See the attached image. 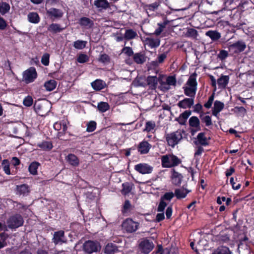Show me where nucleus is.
<instances>
[{
    "label": "nucleus",
    "instance_id": "nucleus-1",
    "mask_svg": "<svg viewBox=\"0 0 254 254\" xmlns=\"http://www.w3.org/2000/svg\"><path fill=\"white\" fill-rule=\"evenodd\" d=\"M196 76L195 73L191 74L187 82V85L189 87H183L185 94L193 99L197 90Z\"/></svg>",
    "mask_w": 254,
    "mask_h": 254
},
{
    "label": "nucleus",
    "instance_id": "nucleus-2",
    "mask_svg": "<svg viewBox=\"0 0 254 254\" xmlns=\"http://www.w3.org/2000/svg\"><path fill=\"white\" fill-rule=\"evenodd\" d=\"M184 130H178L165 134V139L169 146L174 147L183 138Z\"/></svg>",
    "mask_w": 254,
    "mask_h": 254
},
{
    "label": "nucleus",
    "instance_id": "nucleus-3",
    "mask_svg": "<svg viewBox=\"0 0 254 254\" xmlns=\"http://www.w3.org/2000/svg\"><path fill=\"white\" fill-rule=\"evenodd\" d=\"M101 247L97 241L87 240L82 245V250L86 254H92L99 252Z\"/></svg>",
    "mask_w": 254,
    "mask_h": 254
},
{
    "label": "nucleus",
    "instance_id": "nucleus-4",
    "mask_svg": "<svg viewBox=\"0 0 254 254\" xmlns=\"http://www.w3.org/2000/svg\"><path fill=\"white\" fill-rule=\"evenodd\" d=\"M139 223L134 221L131 218H127L122 223V227L124 231L127 233H132L136 232L139 228Z\"/></svg>",
    "mask_w": 254,
    "mask_h": 254
},
{
    "label": "nucleus",
    "instance_id": "nucleus-5",
    "mask_svg": "<svg viewBox=\"0 0 254 254\" xmlns=\"http://www.w3.org/2000/svg\"><path fill=\"white\" fill-rule=\"evenodd\" d=\"M154 247V244L151 239L143 238L138 245V250L141 253L148 254Z\"/></svg>",
    "mask_w": 254,
    "mask_h": 254
},
{
    "label": "nucleus",
    "instance_id": "nucleus-6",
    "mask_svg": "<svg viewBox=\"0 0 254 254\" xmlns=\"http://www.w3.org/2000/svg\"><path fill=\"white\" fill-rule=\"evenodd\" d=\"M38 74L35 67L31 66L23 71L22 80L26 84L31 83L37 78Z\"/></svg>",
    "mask_w": 254,
    "mask_h": 254
},
{
    "label": "nucleus",
    "instance_id": "nucleus-7",
    "mask_svg": "<svg viewBox=\"0 0 254 254\" xmlns=\"http://www.w3.org/2000/svg\"><path fill=\"white\" fill-rule=\"evenodd\" d=\"M24 223L22 216L19 214L11 216L7 221L8 226L10 229H16L22 226Z\"/></svg>",
    "mask_w": 254,
    "mask_h": 254
},
{
    "label": "nucleus",
    "instance_id": "nucleus-8",
    "mask_svg": "<svg viewBox=\"0 0 254 254\" xmlns=\"http://www.w3.org/2000/svg\"><path fill=\"white\" fill-rule=\"evenodd\" d=\"M46 14L53 21L60 19L64 15V12L61 9L51 7L49 9H46Z\"/></svg>",
    "mask_w": 254,
    "mask_h": 254
},
{
    "label": "nucleus",
    "instance_id": "nucleus-9",
    "mask_svg": "<svg viewBox=\"0 0 254 254\" xmlns=\"http://www.w3.org/2000/svg\"><path fill=\"white\" fill-rule=\"evenodd\" d=\"M246 44L243 40H238L229 46V50L233 51L235 54L243 52L246 49Z\"/></svg>",
    "mask_w": 254,
    "mask_h": 254
},
{
    "label": "nucleus",
    "instance_id": "nucleus-10",
    "mask_svg": "<svg viewBox=\"0 0 254 254\" xmlns=\"http://www.w3.org/2000/svg\"><path fill=\"white\" fill-rule=\"evenodd\" d=\"M153 167L146 163H139L134 166V170L140 174H150L153 171Z\"/></svg>",
    "mask_w": 254,
    "mask_h": 254
},
{
    "label": "nucleus",
    "instance_id": "nucleus-11",
    "mask_svg": "<svg viewBox=\"0 0 254 254\" xmlns=\"http://www.w3.org/2000/svg\"><path fill=\"white\" fill-rule=\"evenodd\" d=\"M52 242L55 245L62 244L66 243V239L64 236V232L63 230L56 231L54 234Z\"/></svg>",
    "mask_w": 254,
    "mask_h": 254
},
{
    "label": "nucleus",
    "instance_id": "nucleus-12",
    "mask_svg": "<svg viewBox=\"0 0 254 254\" xmlns=\"http://www.w3.org/2000/svg\"><path fill=\"white\" fill-rule=\"evenodd\" d=\"M184 185L182 188L176 189L174 191L175 196L178 200H181L186 197L188 194L191 192V190H189Z\"/></svg>",
    "mask_w": 254,
    "mask_h": 254
},
{
    "label": "nucleus",
    "instance_id": "nucleus-13",
    "mask_svg": "<svg viewBox=\"0 0 254 254\" xmlns=\"http://www.w3.org/2000/svg\"><path fill=\"white\" fill-rule=\"evenodd\" d=\"M151 147V145L147 141L143 140L138 144L137 149L140 154H146L149 152Z\"/></svg>",
    "mask_w": 254,
    "mask_h": 254
},
{
    "label": "nucleus",
    "instance_id": "nucleus-14",
    "mask_svg": "<svg viewBox=\"0 0 254 254\" xmlns=\"http://www.w3.org/2000/svg\"><path fill=\"white\" fill-rule=\"evenodd\" d=\"M183 179V175L173 169L171 179L172 183L175 186H180Z\"/></svg>",
    "mask_w": 254,
    "mask_h": 254
},
{
    "label": "nucleus",
    "instance_id": "nucleus-15",
    "mask_svg": "<svg viewBox=\"0 0 254 254\" xmlns=\"http://www.w3.org/2000/svg\"><path fill=\"white\" fill-rule=\"evenodd\" d=\"M144 41L145 44L147 45L151 49L157 48L160 45V39L158 37H146Z\"/></svg>",
    "mask_w": 254,
    "mask_h": 254
},
{
    "label": "nucleus",
    "instance_id": "nucleus-16",
    "mask_svg": "<svg viewBox=\"0 0 254 254\" xmlns=\"http://www.w3.org/2000/svg\"><path fill=\"white\" fill-rule=\"evenodd\" d=\"M197 140L194 141V143L197 145L198 144L206 146L208 145L209 142L207 137L205 136V133L203 132H200L197 135Z\"/></svg>",
    "mask_w": 254,
    "mask_h": 254
},
{
    "label": "nucleus",
    "instance_id": "nucleus-17",
    "mask_svg": "<svg viewBox=\"0 0 254 254\" xmlns=\"http://www.w3.org/2000/svg\"><path fill=\"white\" fill-rule=\"evenodd\" d=\"M194 99L192 98H186L183 100L180 101L177 104L180 108H190L193 105Z\"/></svg>",
    "mask_w": 254,
    "mask_h": 254
},
{
    "label": "nucleus",
    "instance_id": "nucleus-18",
    "mask_svg": "<svg viewBox=\"0 0 254 254\" xmlns=\"http://www.w3.org/2000/svg\"><path fill=\"white\" fill-rule=\"evenodd\" d=\"M65 28V27H62L61 24L59 23H52L49 25L47 30L53 34H55L58 33L62 32Z\"/></svg>",
    "mask_w": 254,
    "mask_h": 254
},
{
    "label": "nucleus",
    "instance_id": "nucleus-19",
    "mask_svg": "<svg viewBox=\"0 0 254 254\" xmlns=\"http://www.w3.org/2000/svg\"><path fill=\"white\" fill-rule=\"evenodd\" d=\"M191 111L190 110H186L183 113L181 114L179 117L175 119V121H177L179 124L185 125L188 118L191 115Z\"/></svg>",
    "mask_w": 254,
    "mask_h": 254
},
{
    "label": "nucleus",
    "instance_id": "nucleus-20",
    "mask_svg": "<svg viewBox=\"0 0 254 254\" xmlns=\"http://www.w3.org/2000/svg\"><path fill=\"white\" fill-rule=\"evenodd\" d=\"M224 104L223 102L216 100L214 103V107L212 110V115L217 117L219 113L224 109Z\"/></svg>",
    "mask_w": 254,
    "mask_h": 254
},
{
    "label": "nucleus",
    "instance_id": "nucleus-21",
    "mask_svg": "<svg viewBox=\"0 0 254 254\" xmlns=\"http://www.w3.org/2000/svg\"><path fill=\"white\" fill-rule=\"evenodd\" d=\"M94 4L99 9V11L103 9L106 10L110 7V3L107 0H95Z\"/></svg>",
    "mask_w": 254,
    "mask_h": 254
},
{
    "label": "nucleus",
    "instance_id": "nucleus-22",
    "mask_svg": "<svg viewBox=\"0 0 254 254\" xmlns=\"http://www.w3.org/2000/svg\"><path fill=\"white\" fill-rule=\"evenodd\" d=\"M147 57L142 52H139L134 54L133 60L135 63L138 64H142L146 61Z\"/></svg>",
    "mask_w": 254,
    "mask_h": 254
},
{
    "label": "nucleus",
    "instance_id": "nucleus-23",
    "mask_svg": "<svg viewBox=\"0 0 254 254\" xmlns=\"http://www.w3.org/2000/svg\"><path fill=\"white\" fill-rule=\"evenodd\" d=\"M78 23L81 26L87 28H91L94 25L93 21L86 17H81L79 19Z\"/></svg>",
    "mask_w": 254,
    "mask_h": 254
},
{
    "label": "nucleus",
    "instance_id": "nucleus-24",
    "mask_svg": "<svg viewBox=\"0 0 254 254\" xmlns=\"http://www.w3.org/2000/svg\"><path fill=\"white\" fill-rule=\"evenodd\" d=\"M168 23L169 21H168L167 20L164 21L162 23H158L157 24L158 27L157 29H156V30L153 33H146V34L150 36H152L154 35L156 36H159L161 34L162 32L163 31L164 29L165 28V27Z\"/></svg>",
    "mask_w": 254,
    "mask_h": 254
},
{
    "label": "nucleus",
    "instance_id": "nucleus-25",
    "mask_svg": "<svg viewBox=\"0 0 254 254\" xmlns=\"http://www.w3.org/2000/svg\"><path fill=\"white\" fill-rule=\"evenodd\" d=\"M17 194L27 195L30 192V189L28 185L22 184L16 187Z\"/></svg>",
    "mask_w": 254,
    "mask_h": 254
},
{
    "label": "nucleus",
    "instance_id": "nucleus-26",
    "mask_svg": "<svg viewBox=\"0 0 254 254\" xmlns=\"http://www.w3.org/2000/svg\"><path fill=\"white\" fill-rule=\"evenodd\" d=\"M91 86L96 91H100L105 87V82L101 79H96L91 83Z\"/></svg>",
    "mask_w": 254,
    "mask_h": 254
},
{
    "label": "nucleus",
    "instance_id": "nucleus-27",
    "mask_svg": "<svg viewBox=\"0 0 254 254\" xmlns=\"http://www.w3.org/2000/svg\"><path fill=\"white\" fill-rule=\"evenodd\" d=\"M146 82L151 90H155L157 85V77L156 76H148Z\"/></svg>",
    "mask_w": 254,
    "mask_h": 254
},
{
    "label": "nucleus",
    "instance_id": "nucleus-28",
    "mask_svg": "<svg viewBox=\"0 0 254 254\" xmlns=\"http://www.w3.org/2000/svg\"><path fill=\"white\" fill-rule=\"evenodd\" d=\"M40 165V163L37 161H35L32 162L28 167V171L30 174L33 175H37V170Z\"/></svg>",
    "mask_w": 254,
    "mask_h": 254
},
{
    "label": "nucleus",
    "instance_id": "nucleus-29",
    "mask_svg": "<svg viewBox=\"0 0 254 254\" xmlns=\"http://www.w3.org/2000/svg\"><path fill=\"white\" fill-rule=\"evenodd\" d=\"M33 108L36 113L40 116H43L46 114V111L44 110L45 105L43 104L35 102Z\"/></svg>",
    "mask_w": 254,
    "mask_h": 254
},
{
    "label": "nucleus",
    "instance_id": "nucleus-30",
    "mask_svg": "<svg viewBox=\"0 0 254 254\" xmlns=\"http://www.w3.org/2000/svg\"><path fill=\"white\" fill-rule=\"evenodd\" d=\"M118 251V247L113 243H108L105 247L104 253L107 254H112Z\"/></svg>",
    "mask_w": 254,
    "mask_h": 254
},
{
    "label": "nucleus",
    "instance_id": "nucleus-31",
    "mask_svg": "<svg viewBox=\"0 0 254 254\" xmlns=\"http://www.w3.org/2000/svg\"><path fill=\"white\" fill-rule=\"evenodd\" d=\"M37 146L44 151H49L51 150L53 147V143L51 141H43L37 144Z\"/></svg>",
    "mask_w": 254,
    "mask_h": 254
},
{
    "label": "nucleus",
    "instance_id": "nucleus-32",
    "mask_svg": "<svg viewBox=\"0 0 254 254\" xmlns=\"http://www.w3.org/2000/svg\"><path fill=\"white\" fill-rule=\"evenodd\" d=\"M161 2L159 0L154 1L151 4H147L144 5V8L146 10H149L150 11H154L157 10L160 5Z\"/></svg>",
    "mask_w": 254,
    "mask_h": 254
},
{
    "label": "nucleus",
    "instance_id": "nucleus-33",
    "mask_svg": "<svg viewBox=\"0 0 254 254\" xmlns=\"http://www.w3.org/2000/svg\"><path fill=\"white\" fill-rule=\"evenodd\" d=\"M57 85V82L54 79H50L44 83V87L48 91H52L54 90Z\"/></svg>",
    "mask_w": 254,
    "mask_h": 254
},
{
    "label": "nucleus",
    "instance_id": "nucleus-34",
    "mask_svg": "<svg viewBox=\"0 0 254 254\" xmlns=\"http://www.w3.org/2000/svg\"><path fill=\"white\" fill-rule=\"evenodd\" d=\"M161 164L163 168H171V155H164L161 157Z\"/></svg>",
    "mask_w": 254,
    "mask_h": 254
},
{
    "label": "nucleus",
    "instance_id": "nucleus-35",
    "mask_svg": "<svg viewBox=\"0 0 254 254\" xmlns=\"http://www.w3.org/2000/svg\"><path fill=\"white\" fill-rule=\"evenodd\" d=\"M229 81L228 75H222L217 80V83L219 87L225 88Z\"/></svg>",
    "mask_w": 254,
    "mask_h": 254
},
{
    "label": "nucleus",
    "instance_id": "nucleus-36",
    "mask_svg": "<svg viewBox=\"0 0 254 254\" xmlns=\"http://www.w3.org/2000/svg\"><path fill=\"white\" fill-rule=\"evenodd\" d=\"M206 35L211 38L213 41L218 40L221 38V34L216 31L209 30L206 32Z\"/></svg>",
    "mask_w": 254,
    "mask_h": 254
},
{
    "label": "nucleus",
    "instance_id": "nucleus-37",
    "mask_svg": "<svg viewBox=\"0 0 254 254\" xmlns=\"http://www.w3.org/2000/svg\"><path fill=\"white\" fill-rule=\"evenodd\" d=\"M67 160L68 163L73 166H77L79 164L78 158L73 154H68Z\"/></svg>",
    "mask_w": 254,
    "mask_h": 254
},
{
    "label": "nucleus",
    "instance_id": "nucleus-38",
    "mask_svg": "<svg viewBox=\"0 0 254 254\" xmlns=\"http://www.w3.org/2000/svg\"><path fill=\"white\" fill-rule=\"evenodd\" d=\"M132 207V206L130 203V201L128 199L126 200L122 208V213L124 215H128V213L130 212V210L131 209Z\"/></svg>",
    "mask_w": 254,
    "mask_h": 254
},
{
    "label": "nucleus",
    "instance_id": "nucleus-39",
    "mask_svg": "<svg viewBox=\"0 0 254 254\" xmlns=\"http://www.w3.org/2000/svg\"><path fill=\"white\" fill-rule=\"evenodd\" d=\"M212 254H231L229 248L225 246L218 247Z\"/></svg>",
    "mask_w": 254,
    "mask_h": 254
},
{
    "label": "nucleus",
    "instance_id": "nucleus-40",
    "mask_svg": "<svg viewBox=\"0 0 254 254\" xmlns=\"http://www.w3.org/2000/svg\"><path fill=\"white\" fill-rule=\"evenodd\" d=\"M97 109L101 113H104L110 109V105L107 102H100L98 103Z\"/></svg>",
    "mask_w": 254,
    "mask_h": 254
},
{
    "label": "nucleus",
    "instance_id": "nucleus-41",
    "mask_svg": "<svg viewBox=\"0 0 254 254\" xmlns=\"http://www.w3.org/2000/svg\"><path fill=\"white\" fill-rule=\"evenodd\" d=\"M122 193L124 195L128 194L132 190V185L128 182H126L122 184Z\"/></svg>",
    "mask_w": 254,
    "mask_h": 254
},
{
    "label": "nucleus",
    "instance_id": "nucleus-42",
    "mask_svg": "<svg viewBox=\"0 0 254 254\" xmlns=\"http://www.w3.org/2000/svg\"><path fill=\"white\" fill-rule=\"evenodd\" d=\"M29 21L33 23H38L40 21L39 15L36 12H31L28 15Z\"/></svg>",
    "mask_w": 254,
    "mask_h": 254
},
{
    "label": "nucleus",
    "instance_id": "nucleus-43",
    "mask_svg": "<svg viewBox=\"0 0 254 254\" xmlns=\"http://www.w3.org/2000/svg\"><path fill=\"white\" fill-rule=\"evenodd\" d=\"M87 41L78 40L73 42V47L78 50L84 49L87 44Z\"/></svg>",
    "mask_w": 254,
    "mask_h": 254
},
{
    "label": "nucleus",
    "instance_id": "nucleus-44",
    "mask_svg": "<svg viewBox=\"0 0 254 254\" xmlns=\"http://www.w3.org/2000/svg\"><path fill=\"white\" fill-rule=\"evenodd\" d=\"M137 36V33L132 29H127L126 30L125 34V39L126 40H130L134 39Z\"/></svg>",
    "mask_w": 254,
    "mask_h": 254
},
{
    "label": "nucleus",
    "instance_id": "nucleus-45",
    "mask_svg": "<svg viewBox=\"0 0 254 254\" xmlns=\"http://www.w3.org/2000/svg\"><path fill=\"white\" fill-rule=\"evenodd\" d=\"M110 56L106 54H101L98 58V61L105 64L110 63Z\"/></svg>",
    "mask_w": 254,
    "mask_h": 254
},
{
    "label": "nucleus",
    "instance_id": "nucleus-46",
    "mask_svg": "<svg viewBox=\"0 0 254 254\" xmlns=\"http://www.w3.org/2000/svg\"><path fill=\"white\" fill-rule=\"evenodd\" d=\"M189 125L190 127H198L200 125V121L196 116H192L189 120Z\"/></svg>",
    "mask_w": 254,
    "mask_h": 254
},
{
    "label": "nucleus",
    "instance_id": "nucleus-47",
    "mask_svg": "<svg viewBox=\"0 0 254 254\" xmlns=\"http://www.w3.org/2000/svg\"><path fill=\"white\" fill-rule=\"evenodd\" d=\"M10 5L6 2H2L0 3V13L4 14L10 10Z\"/></svg>",
    "mask_w": 254,
    "mask_h": 254
},
{
    "label": "nucleus",
    "instance_id": "nucleus-48",
    "mask_svg": "<svg viewBox=\"0 0 254 254\" xmlns=\"http://www.w3.org/2000/svg\"><path fill=\"white\" fill-rule=\"evenodd\" d=\"M198 35V33L196 30L193 28H189L186 33V36L187 37L196 39Z\"/></svg>",
    "mask_w": 254,
    "mask_h": 254
},
{
    "label": "nucleus",
    "instance_id": "nucleus-49",
    "mask_svg": "<svg viewBox=\"0 0 254 254\" xmlns=\"http://www.w3.org/2000/svg\"><path fill=\"white\" fill-rule=\"evenodd\" d=\"M182 161L177 156L171 154V167L177 166L181 164Z\"/></svg>",
    "mask_w": 254,
    "mask_h": 254
},
{
    "label": "nucleus",
    "instance_id": "nucleus-50",
    "mask_svg": "<svg viewBox=\"0 0 254 254\" xmlns=\"http://www.w3.org/2000/svg\"><path fill=\"white\" fill-rule=\"evenodd\" d=\"M155 126L156 125L154 121H147L146 122L145 127L143 129V131L150 132L155 128Z\"/></svg>",
    "mask_w": 254,
    "mask_h": 254
},
{
    "label": "nucleus",
    "instance_id": "nucleus-51",
    "mask_svg": "<svg viewBox=\"0 0 254 254\" xmlns=\"http://www.w3.org/2000/svg\"><path fill=\"white\" fill-rule=\"evenodd\" d=\"M86 126V131L91 132L94 131L96 129L97 124L95 121H91L87 123Z\"/></svg>",
    "mask_w": 254,
    "mask_h": 254
},
{
    "label": "nucleus",
    "instance_id": "nucleus-52",
    "mask_svg": "<svg viewBox=\"0 0 254 254\" xmlns=\"http://www.w3.org/2000/svg\"><path fill=\"white\" fill-rule=\"evenodd\" d=\"M3 170L6 175L10 174L9 161L7 159H4L2 162Z\"/></svg>",
    "mask_w": 254,
    "mask_h": 254
},
{
    "label": "nucleus",
    "instance_id": "nucleus-53",
    "mask_svg": "<svg viewBox=\"0 0 254 254\" xmlns=\"http://www.w3.org/2000/svg\"><path fill=\"white\" fill-rule=\"evenodd\" d=\"M175 196L174 192H165L163 195L161 196L160 199L165 201V200L170 201Z\"/></svg>",
    "mask_w": 254,
    "mask_h": 254
},
{
    "label": "nucleus",
    "instance_id": "nucleus-54",
    "mask_svg": "<svg viewBox=\"0 0 254 254\" xmlns=\"http://www.w3.org/2000/svg\"><path fill=\"white\" fill-rule=\"evenodd\" d=\"M89 60V57L84 54H80L78 55L77 58V61L81 64H83L87 62Z\"/></svg>",
    "mask_w": 254,
    "mask_h": 254
},
{
    "label": "nucleus",
    "instance_id": "nucleus-55",
    "mask_svg": "<svg viewBox=\"0 0 254 254\" xmlns=\"http://www.w3.org/2000/svg\"><path fill=\"white\" fill-rule=\"evenodd\" d=\"M33 103V99L31 96L25 97L23 101V104L26 107H30Z\"/></svg>",
    "mask_w": 254,
    "mask_h": 254
},
{
    "label": "nucleus",
    "instance_id": "nucleus-56",
    "mask_svg": "<svg viewBox=\"0 0 254 254\" xmlns=\"http://www.w3.org/2000/svg\"><path fill=\"white\" fill-rule=\"evenodd\" d=\"M168 52H164L161 54H159L156 58V60L158 61V63L160 64H163L167 57Z\"/></svg>",
    "mask_w": 254,
    "mask_h": 254
},
{
    "label": "nucleus",
    "instance_id": "nucleus-57",
    "mask_svg": "<svg viewBox=\"0 0 254 254\" xmlns=\"http://www.w3.org/2000/svg\"><path fill=\"white\" fill-rule=\"evenodd\" d=\"M215 93L213 92L208 98V100L206 103L204 104V106L206 109H209L211 107L213 102L214 99Z\"/></svg>",
    "mask_w": 254,
    "mask_h": 254
},
{
    "label": "nucleus",
    "instance_id": "nucleus-58",
    "mask_svg": "<svg viewBox=\"0 0 254 254\" xmlns=\"http://www.w3.org/2000/svg\"><path fill=\"white\" fill-rule=\"evenodd\" d=\"M167 83L168 86L171 85L175 86L176 85L177 80L175 76H169L166 78Z\"/></svg>",
    "mask_w": 254,
    "mask_h": 254
},
{
    "label": "nucleus",
    "instance_id": "nucleus-59",
    "mask_svg": "<svg viewBox=\"0 0 254 254\" xmlns=\"http://www.w3.org/2000/svg\"><path fill=\"white\" fill-rule=\"evenodd\" d=\"M122 52L128 57L133 56L134 55L132 49L130 47H125L123 48Z\"/></svg>",
    "mask_w": 254,
    "mask_h": 254
},
{
    "label": "nucleus",
    "instance_id": "nucleus-60",
    "mask_svg": "<svg viewBox=\"0 0 254 254\" xmlns=\"http://www.w3.org/2000/svg\"><path fill=\"white\" fill-rule=\"evenodd\" d=\"M49 59H50V55L48 53L44 54L42 57L41 59V63L42 64L45 65L47 66L49 64Z\"/></svg>",
    "mask_w": 254,
    "mask_h": 254
},
{
    "label": "nucleus",
    "instance_id": "nucleus-61",
    "mask_svg": "<svg viewBox=\"0 0 254 254\" xmlns=\"http://www.w3.org/2000/svg\"><path fill=\"white\" fill-rule=\"evenodd\" d=\"M167 203L165 201L160 199L159 203L157 207V211L160 212H164L165 208L167 206Z\"/></svg>",
    "mask_w": 254,
    "mask_h": 254
},
{
    "label": "nucleus",
    "instance_id": "nucleus-62",
    "mask_svg": "<svg viewBox=\"0 0 254 254\" xmlns=\"http://www.w3.org/2000/svg\"><path fill=\"white\" fill-rule=\"evenodd\" d=\"M166 249L168 251V254H178L179 253L178 248L173 245L169 246L166 248Z\"/></svg>",
    "mask_w": 254,
    "mask_h": 254
},
{
    "label": "nucleus",
    "instance_id": "nucleus-63",
    "mask_svg": "<svg viewBox=\"0 0 254 254\" xmlns=\"http://www.w3.org/2000/svg\"><path fill=\"white\" fill-rule=\"evenodd\" d=\"M168 251L166 248L163 249L161 245H158L156 251L157 254H168Z\"/></svg>",
    "mask_w": 254,
    "mask_h": 254
},
{
    "label": "nucleus",
    "instance_id": "nucleus-64",
    "mask_svg": "<svg viewBox=\"0 0 254 254\" xmlns=\"http://www.w3.org/2000/svg\"><path fill=\"white\" fill-rule=\"evenodd\" d=\"M202 122L205 124V126L209 127L212 125L211 118L209 116H205L201 119Z\"/></svg>",
    "mask_w": 254,
    "mask_h": 254
}]
</instances>
